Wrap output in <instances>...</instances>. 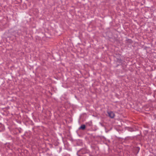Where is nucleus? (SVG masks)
<instances>
[{"mask_svg": "<svg viewBox=\"0 0 156 156\" xmlns=\"http://www.w3.org/2000/svg\"><path fill=\"white\" fill-rule=\"evenodd\" d=\"M108 114L109 116L111 118H113L115 116V114L112 112H108Z\"/></svg>", "mask_w": 156, "mask_h": 156, "instance_id": "nucleus-1", "label": "nucleus"}, {"mask_svg": "<svg viewBox=\"0 0 156 156\" xmlns=\"http://www.w3.org/2000/svg\"><path fill=\"white\" fill-rule=\"evenodd\" d=\"M85 128V126L84 125H82L79 128V129H82L83 130Z\"/></svg>", "mask_w": 156, "mask_h": 156, "instance_id": "nucleus-2", "label": "nucleus"}]
</instances>
